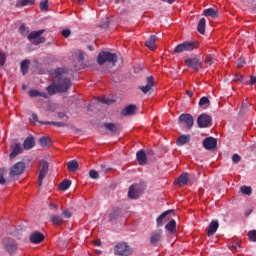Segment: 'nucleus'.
<instances>
[{"label":"nucleus","instance_id":"obj_1","mask_svg":"<svg viewBox=\"0 0 256 256\" xmlns=\"http://www.w3.org/2000/svg\"><path fill=\"white\" fill-rule=\"evenodd\" d=\"M66 73V68H57L54 71L55 79H57L58 83L53 82L46 88L48 94L67 93L71 89V80L64 76Z\"/></svg>","mask_w":256,"mask_h":256},{"label":"nucleus","instance_id":"obj_2","mask_svg":"<svg viewBox=\"0 0 256 256\" xmlns=\"http://www.w3.org/2000/svg\"><path fill=\"white\" fill-rule=\"evenodd\" d=\"M199 45V41L197 40L184 41L174 48V53H185L195 51V49H199Z\"/></svg>","mask_w":256,"mask_h":256},{"label":"nucleus","instance_id":"obj_3","mask_svg":"<svg viewBox=\"0 0 256 256\" xmlns=\"http://www.w3.org/2000/svg\"><path fill=\"white\" fill-rule=\"evenodd\" d=\"M117 54L107 52V51H102L98 54L97 56V63L98 65H103L104 63H110L112 67H115L117 64Z\"/></svg>","mask_w":256,"mask_h":256},{"label":"nucleus","instance_id":"obj_4","mask_svg":"<svg viewBox=\"0 0 256 256\" xmlns=\"http://www.w3.org/2000/svg\"><path fill=\"white\" fill-rule=\"evenodd\" d=\"M114 253L119 256H130L133 255V248L126 242H119L114 247Z\"/></svg>","mask_w":256,"mask_h":256},{"label":"nucleus","instance_id":"obj_5","mask_svg":"<svg viewBox=\"0 0 256 256\" xmlns=\"http://www.w3.org/2000/svg\"><path fill=\"white\" fill-rule=\"evenodd\" d=\"M184 63L188 69H192L196 73L203 69V62L197 57L186 58Z\"/></svg>","mask_w":256,"mask_h":256},{"label":"nucleus","instance_id":"obj_6","mask_svg":"<svg viewBox=\"0 0 256 256\" xmlns=\"http://www.w3.org/2000/svg\"><path fill=\"white\" fill-rule=\"evenodd\" d=\"M44 33L45 30L32 31L28 35V40L30 41V43H32V45H41V43H45V37L41 36Z\"/></svg>","mask_w":256,"mask_h":256},{"label":"nucleus","instance_id":"obj_7","mask_svg":"<svg viewBox=\"0 0 256 256\" xmlns=\"http://www.w3.org/2000/svg\"><path fill=\"white\" fill-rule=\"evenodd\" d=\"M49 173V163L45 160L40 161V171L38 174V185L41 187L43 185V179L47 177Z\"/></svg>","mask_w":256,"mask_h":256},{"label":"nucleus","instance_id":"obj_8","mask_svg":"<svg viewBox=\"0 0 256 256\" xmlns=\"http://www.w3.org/2000/svg\"><path fill=\"white\" fill-rule=\"evenodd\" d=\"M25 162H17L10 168V177H19L25 173Z\"/></svg>","mask_w":256,"mask_h":256},{"label":"nucleus","instance_id":"obj_9","mask_svg":"<svg viewBox=\"0 0 256 256\" xmlns=\"http://www.w3.org/2000/svg\"><path fill=\"white\" fill-rule=\"evenodd\" d=\"M211 116L208 114H200L197 118V125L200 129H205L207 127H211V122H212Z\"/></svg>","mask_w":256,"mask_h":256},{"label":"nucleus","instance_id":"obj_10","mask_svg":"<svg viewBox=\"0 0 256 256\" xmlns=\"http://www.w3.org/2000/svg\"><path fill=\"white\" fill-rule=\"evenodd\" d=\"M2 243L7 253H10V254L17 253V249H18L17 242H15L13 238H5Z\"/></svg>","mask_w":256,"mask_h":256},{"label":"nucleus","instance_id":"obj_11","mask_svg":"<svg viewBox=\"0 0 256 256\" xmlns=\"http://www.w3.org/2000/svg\"><path fill=\"white\" fill-rule=\"evenodd\" d=\"M178 121L179 123H185L187 129H191L195 125V119L191 114H181Z\"/></svg>","mask_w":256,"mask_h":256},{"label":"nucleus","instance_id":"obj_12","mask_svg":"<svg viewBox=\"0 0 256 256\" xmlns=\"http://www.w3.org/2000/svg\"><path fill=\"white\" fill-rule=\"evenodd\" d=\"M203 147L207 151H213V149L217 148V139L213 137H207L203 140Z\"/></svg>","mask_w":256,"mask_h":256},{"label":"nucleus","instance_id":"obj_13","mask_svg":"<svg viewBox=\"0 0 256 256\" xmlns=\"http://www.w3.org/2000/svg\"><path fill=\"white\" fill-rule=\"evenodd\" d=\"M154 83H155V78L153 76H148L146 78V85L139 86V89L140 91H142V93L147 94L153 88Z\"/></svg>","mask_w":256,"mask_h":256},{"label":"nucleus","instance_id":"obj_14","mask_svg":"<svg viewBox=\"0 0 256 256\" xmlns=\"http://www.w3.org/2000/svg\"><path fill=\"white\" fill-rule=\"evenodd\" d=\"M29 239L31 243H34V245H39V243H43V241H45V235L39 231H35L30 235Z\"/></svg>","mask_w":256,"mask_h":256},{"label":"nucleus","instance_id":"obj_15","mask_svg":"<svg viewBox=\"0 0 256 256\" xmlns=\"http://www.w3.org/2000/svg\"><path fill=\"white\" fill-rule=\"evenodd\" d=\"M10 159L17 157V155L23 153V148L20 143H13L10 145Z\"/></svg>","mask_w":256,"mask_h":256},{"label":"nucleus","instance_id":"obj_16","mask_svg":"<svg viewBox=\"0 0 256 256\" xmlns=\"http://www.w3.org/2000/svg\"><path fill=\"white\" fill-rule=\"evenodd\" d=\"M162 237H163V231L162 230L153 231L151 233V237H150L151 245H153L155 247L157 245V243H159V241H161Z\"/></svg>","mask_w":256,"mask_h":256},{"label":"nucleus","instance_id":"obj_17","mask_svg":"<svg viewBox=\"0 0 256 256\" xmlns=\"http://www.w3.org/2000/svg\"><path fill=\"white\" fill-rule=\"evenodd\" d=\"M137 113V106L135 104H129L122 111V117H129V115H135Z\"/></svg>","mask_w":256,"mask_h":256},{"label":"nucleus","instance_id":"obj_18","mask_svg":"<svg viewBox=\"0 0 256 256\" xmlns=\"http://www.w3.org/2000/svg\"><path fill=\"white\" fill-rule=\"evenodd\" d=\"M217 229H219V220H212L207 228L208 237H213L217 233Z\"/></svg>","mask_w":256,"mask_h":256},{"label":"nucleus","instance_id":"obj_19","mask_svg":"<svg viewBox=\"0 0 256 256\" xmlns=\"http://www.w3.org/2000/svg\"><path fill=\"white\" fill-rule=\"evenodd\" d=\"M35 147V137L28 136L23 143V149H26V151H29V149H33Z\"/></svg>","mask_w":256,"mask_h":256},{"label":"nucleus","instance_id":"obj_20","mask_svg":"<svg viewBox=\"0 0 256 256\" xmlns=\"http://www.w3.org/2000/svg\"><path fill=\"white\" fill-rule=\"evenodd\" d=\"M189 183V173L185 172L181 174L177 179V185L183 187Z\"/></svg>","mask_w":256,"mask_h":256},{"label":"nucleus","instance_id":"obj_21","mask_svg":"<svg viewBox=\"0 0 256 256\" xmlns=\"http://www.w3.org/2000/svg\"><path fill=\"white\" fill-rule=\"evenodd\" d=\"M136 159L139 165H145L147 163V154L143 150H139L136 154Z\"/></svg>","mask_w":256,"mask_h":256},{"label":"nucleus","instance_id":"obj_22","mask_svg":"<svg viewBox=\"0 0 256 256\" xmlns=\"http://www.w3.org/2000/svg\"><path fill=\"white\" fill-rule=\"evenodd\" d=\"M189 141H191V135L182 134L181 136L178 137L176 143L179 147H182V145H186V143H189Z\"/></svg>","mask_w":256,"mask_h":256},{"label":"nucleus","instance_id":"obj_23","mask_svg":"<svg viewBox=\"0 0 256 256\" xmlns=\"http://www.w3.org/2000/svg\"><path fill=\"white\" fill-rule=\"evenodd\" d=\"M104 127L108 130L111 131L113 135H117L119 133V125L115 123H105Z\"/></svg>","mask_w":256,"mask_h":256},{"label":"nucleus","instance_id":"obj_24","mask_svg":"<svg viewBox=\"0 0 256 256\" xmlns=\"http://www.w3.org/2000/svg\"><path fill=\"white\" fill-rule=\"evenodd\" d=\"M155 41H157L156 35H152L148 40H146L145 45L150 49V51H155Z\"/></svg>","mask_w":256,"mask_h":256},{"label":"nucleus","instance_id":"obj_25","mask_svg":"<svg viewBox=\"0 0 256 256\" xmlns=\"http://www.w3.org/2000/svg\"><path fill=\"white\" fill-rule=\"evenodd\" d=\"M31 61L26 59V60H23L21 63H20V69H21V73L22 75H27V73H29V65H30Z\"/></svg>","mask_w":256,"mask_h":256},{"label":"nucleus","instance_id":"obj_26","mask_svg":"<svg viewBox=\"0 0 256 256\" xmlns=\"http://www.w3.org/2000/svg\"><path fill=\"white\" fill-rule=\"evenodd\" d=\"M67 169L70 173H75L79 169V162L77 160H71L67 163Z\"/></svg>","mask_w":256,"mask_h":256},{"label":"nucleus","instance_id":"obj_27","mask_svg":"<svg viewBox=\"0 0 256 256\" xmlns=\"http://www.w3.org/2000/svg\"><path fill=\"white\" fill-rule=\"evenodd\" d=\"M204 15H205V17H212V19H217V17H219V13L217 12V10H215L213 8L205 9Z\"/></svg>","mask_w":256,"mask_h":256},{"label":"nucleus","instance_id":"obj_28","mask_svg":"<svg viewBox=\"0 0 256 256\" xmlns=\"http://www.w3.org/2000/svg\"><path fill=\"white\" fill-rule=\"evenodd\" d=\"M165 229L168 230L169 233H175V231H177V222L175 221V219L169 221L166 224Z\"/></svg>","mask_w":256,"mask_h":256},{"label":"nucleus","instance_id":"obj_29","mask_svg":"<svg viewBox=\"0 0 256 256\" xmlns=\"http://www.w3.org/2000/svg\"><path fill=\"white\" fill-rule=\"evenodd\" d=\"M135 187H137V186L131 185L129 187V191H128L129 199H137V197H139V191H137V189H135Z\"/></svg>","mask_w":256,"mask_h":256},{"label":"nucleus","instance_id":"obj_30","mask_svg":"<svg viewBox=\"0 0 256 256\" xmlns=\"http://www.w3.org/2000/svg\"><path fill=\"white\" fill-rule=\"evenodd\" d=\"M169 213H173V210H167L163 212L160 216H158V218L156 219V223L158 227H162L163 220L165 219V217H167V215H169Z\"/></svg>","mask_w":256,"mask_h":256},{"label":"nucleus","instance_id":"obj_31","mask_svg":"<svg viewBox=\"0 0 256 256\" xmlns=\"http://www.w3.org/2000/svg\"><path fill=\"white\" fill-rule=\"evenodd\" d=\"M207 23V20L205 18H201L198 26H197V31L200 33V35H205V25Z\"/></svg>","mask_w":256,"mask_h":256},{"label":"nucleus","instance_id":"obj_32","mask_svg":"<svg viewBox=\"0 0 256 256\" xmlns=\"http://www.w3.org/2000/svg\"><path fill=\"white\" fill-rule=\"evenodd\" d=\"M27 5H35V0H18L16 2V7H27Z\"/></svg>","mask_w":256,"mask_h":256},{"label":"nucleus","instance_id":"obj_33","mask_svg":"<svg viewBox=\"0 0 256 256\" xmlns=\"http://www.w3.org/2000/svg\"><path fill=\"white\" fill-rule=\"evenodd\" d=\"M30 97H43L44 99H47V93L40 92L39 90L32 89L29 91Z\"/></svg>","mask_w":256,"mask_h":256},{"label":"nucleus","instance_id":"obj_34","mask_svg":"<svg viewBox=\"0 0 256 256\" xmlns=\"http://www.w3.org/2000/svg\"><path fill=\"white\" fill-rule=\"evenodd\" d=\"M211 105V101L207 96H203L199 100V107H203V109H207Z\"/></svg>","mask_w":256,"mask_h":256},{"label":"nucleus","instance_id":"obj_35","mask_svg":"<svg viewBox=\"0 0 256 256\" xmlns=\"http://www.w3.org/2000/svg\"><path fill=\"white\" fill-rule=\"evenodd\" d=\"M40 125H55V127H65L67 124L64 122H55V121H39Z\"/></svg>","mask_w":256,"mask_h":256},{"label":"nucleus","instance_id":"obj_36","mask_svg":"<svg viewBox=\"0 0 256 256\" xmlns=\"http://www.w3.org/2000/svg\"><path fill=\"white\" fill-rule=\"evenodd\" d=\"M69 187H71V180L69 179H64L60 185H59V189L61 191H67V189H69Z\"/></svg>","mask_w":256,"mask_h":256},{"label":"nucleus","instance_id":"obj_37","mask_svg":"<svg viewBox=\"0 0 256 256\" xmlns=\"http://www.w3.org/2000/svg\"><path fill=\"white\" fill-rule=\"evenodd\" d=\"M119 215H121V209H119V208L112 209L109 214L110 221H113V219H117V217H119Z\"/></svg>","mask_w":256,"mask_h":256},{"label":"nucleus","instance_id":"obj_38","mask_svg":"<svg viewBox=\"0 0 256 256\" xmlns=\"http://www.w3.org/2000/svg\"><path fill=\"white\" fill-rule=\"evenodd\" d=\"M41 147H49L51 145V139L47 136H43L39 139Z\"/></svg>","mask_w":256,"mask_h":256},{"label":"nucleus","instance_id":"obj_39","mask_svg":"<svg viewBox=\"0 0 256 256\" xmlns=\"http://www.w3.org/2000/svg\"><path fill=\"white\" fill-rule=\"evenodd\" d=\"M51 222L53 225H62L63 224V218L59 215H53L51 216Z\"/></svg>","mask_w":256,"mask_h":256},{"label":"nucleus","instance_id":"obj_40","mask_svg":"<svg viewBox=\"0 0 256 256\" xmlns=\"http://www.w3.org/2000/svg\"><path fill=\"white\" fill-rule=\"evenodd\" d=\"M205 65H213L215 63V56L213 54H209L204 59Z\"/></svg>","mask_w":256,"mask_h":256},{"label":"nucleus","instance_id":"obj_41","mask_svg":"<svg viewBox=\"0 0 256 256\" xmlns=\"http://www.w3.org/2000/svg\"><path fill=\"white\" fill-rule=\"evenodd\" d=\"M41 11H49V0H43L40 2Z\"/></svg>","mask_w":256,"mask_h":256},{"label":"nucleus","instance_id":"obj_42","mask_svg":"<svg viewBox=\"0 0 256 256\" xmlns=\"http://www.w3.org/2000/svg\"><path fill=\"white\" fill-rule=\"evenodd\" d=\"M19 33L25 37L26 35H29V28H26L25 24H21L19 27Z\"/></svg>","mask_w":256,"mask_h":256},{"label":"nucleus","instance_id":"obj_43","mask_svg":"<svg viewBox=\"0 0 256 256\" xmlns=\"http://www.w3.org/2000/svg\"><path fill=\"white\" fill-rule=\"evenodd\" d=\"M240 191H241V193H243L244 195H251V193H252V189H251V187H249V186H242V187L240 188Z\"/></svg>","mask_w":256,"mask_h":256},{"label":"nucleus","instance_id":"obj_44","mask_svg":"<svg viewBox=\"0 0 256 256\" xmlns=\"http://www.w3.org/2000/svg\"><path fill=\"white\" fill-rule=\"evenodd\" d=\"M248 236L250 241H253L254 243H256V230L249 231Z\"/></svg>","mask_w":256,"mask_h":256},{"label":"nucleus","instance_id":"obj_45","mask_svg":"<svg viewBox=\"0 0 256 256\" xmlns=\"http://www.w3.org/2000/svg\"><path fill=\"white\" fill-rule=\"evenodd\" d=\"M5 61H7V56H5L4 52L0 51V67H3V65H5Z\"/></svg>","mask_w":256,"mask_h":256},{"label":"nucleus","instance_id":"obj_46","mask_svg":"<svg viewBox=\"0 0 256 256\" xmlns=\"http://www.w3.org/2000/svg\"><path fill=\"white\" fill-rule=\"evenodd\" d=\"M89 176L91 179H99V172L96 170H90Z\"/></svg>","mask_w":256,"mask_h":256},{"label":"nucleus","instance_id":"obj_47","mask_svg":"<svg viewBox=\"0 0 256 256\" xmlns=\"http://www.w3.org/2000/svg\"><path fill=\"white\" fill-rule=\"evenodd\" d=\"M233 81H240V83H245V79H243V75L241 74H234Z\"/></svg>","mask_w":256,"mask_h":256},{"label":"nucleus","instance_id":"obj_48","mask_svg":"<svg viewBox=\"0 0 256 256\" xmlns=\"http://www.w3.org/2000/svg\"><path fill=\"white\" fill-rule=\"evenodd\" d=\"M62 216L64 217V219H71V211H69V209L63 210Z\"/></svg>","mask_w":256,"mask_h":256},{"label":"nucleus","instance_id":"obj_49","mask_svg":"<svg viewBox=\"0 0 256 256\" xmlns=\"http://www.w3.org/2000/svg\"><path fill=\"white\" fill-rule=\"evenodd\" d=\"M232 161L235 163V165H237V163L241 161V156L239 154H233Z\"/></svg>","mask_w":256,"mask_h":256},{"label":"nucleus","instance_id":"obj_50","mask_svg":"<svg viewBox=\"0 0 256 256\" xmlns=\"http://www.w3.org/2000/svg\"><path fill=\"white\" fill-rule=\"evenodd\" d=\"M30 123H39V117L36 113H32V119H30Z\"/></svg>","mask_w":256,"mask_h":256},{"label":"nucleus","instance_id":"obj_51","mask_svg":"<svg viewBox=\"0 0 256 256\" xmlns=\"http://www.w3.org/2000/svg\"><path fill=\"white\" fill-rule=\"evenodd\" d=\"M78 61H85V52L78 51Z\"/></svg>","mask_w":256,"mask_h":256},{"label":"nucleus","instance_id":"obj_52","mask_svg":"<svg viewBox=\"0 0 256 256\" xmlns=\"http://www.w3.org/2000/svg\"><path fill=\"white\" fill-rule=\"evenodd\" d=\"M244 65H245V59H243V58L238 59V61H237L238 69H241V67H243Z\"/></svg>","mask_w":256,"mask_h":256},{"label":"nucleus","instance_id":"obj_53","mask_svg":"<svg viewBox=\"0 0 256 256\" xmlns=\"http://www.w3.org/2000/svg\"><path fill=\"white\" fill-rule=\"evenodd\" d=\"M62 35L65 37V39H67V37H69L71 35V30L70 29H64L62 31Z\"/></svg>","mask_w":256,"mask_h":256},{"label":"nucleus","instance_id":"obj_54","mask_svg":"<svg viewBox=\"0 0 256 256\" xmlns=\"http://www.w3.org/2000/svg\"><path fill=\"white\" fill-rule=\"evenodd\" d=\"M102 103H105V105H113V103H115V100H113V99H103Z\"/></svg>","mask_w":256,"mask_h":256},{"label":"nucleus","instance_id":"obj_55","mask_svg":"<svg viewBox=\"0 0 256 256\" xmlns=\"http://www.w3.org/2000/svg\"><path fill=\"white\" fill-rule=\"evenodd\" d=\"M0 185H5V177L3 176V170H0Z\"/></svg>","mask_w":256,"mask_h":256},{"label":"nucleus","instance_id":"obj_56","mask_svg":"<svg viewBox=\"0 0 256 256\" xmlns=\"http://www.w3.org/2000/svg\"><path fill=\"white\" fill-rule=\"evenodd\" d=\"M49 207H50V209H53L54 211H58L59 210V207H57V205L53 204V203H50Z\"/></svg>","mask_w":256,"mask_h":256},{"label":"nucleus","instance_id":"obj_57","mask_svg":"<svg viewBox=\"0 0 256 256\" xmlns=\"http://www.w3.org/2000/svg\"><path fill=\"white\" fill-rule=\"evenodd\" d=\"M255 83H256V77L255 76H251L250 77L249 85H255Z\"/></svg>","mask_w":256,"mask_h":256},{"label":"nucleus","instance_id":"obj_58","mask_svg":"<svg viewBox=\"0 0 256 256\" xmlns=\"http://www.w3.org/2000/svg\"><path fill=\"white\" fill-rule=\"evenodd\" d=\"M58 117H59V119H64V117H66L65 112H59Z\"/></svg>","mask_w":256,"mask_h":256},{"label":"nucleus","instance_id":"obj_59","mask_svg":"<svg viewBox=\"0 0 256 256\" xmlns=\"http://www.w3.org/2000/svg\"><path fill=\"white\" fill-rule=\"evenodd\" d=\"M94 245H96V247L101 246V240H95Z\"/></svg>","mask_w":256,"mask_h":256},{"label":"nucleus","instance_id":"obj_60","mask_svg":"<svg viewBox=\"0 0 256 256\" xmlns=\"http://www.w3.org/2000/svg\"><path fill=\"white\" fill-rule=\"evenodd\" d=\"M162 1L163 3H169V4L175 3V0H162Z\"/></svg>","mask_w":256,"mask_h":256},{"label":"nucleus","instance_id":"obj_61","mask_svg":"<svg viewBox=\"0 0 256 256\" xmlns=\"http://www.w3.org/2000/svg\"><path fill=\"white\" fill-rule=\"evenodd\" d=\"M187 95H188V97H193V91L187 90Z\"/></svg>","mask_w":256,"mask_h":256},{"label":"nucleus","instance_id":"obj_62","mask_svg":"<svg viewBox=\"0 0 256 256\" xmlns=\"http://www.w3.org/2000/svg\"><path fill=\"white\" fill-rule=\"evenodd\" d=\"M88 49H89V51H94V50H95V48L93 47V45H89V46H88Z\"/></svg>","mask_w":256,"mask_h":256},{"label":"nucleus","instance_id":"obj_63","mask_svg":"<svg viewBox=\"0 0 256 256\" xmlns=\"http://www.w3.org/2000/svg\"><path fill=\"white\" fill-rule=\"evenodd\" d=\"M119 1H125V0H116V3H119Z\"/></svg>","mask_w":256,"mask_h":256}]
</instances>
